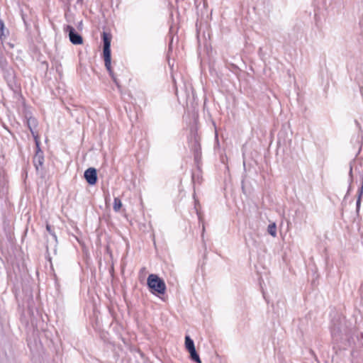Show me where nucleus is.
<instances>
[{
    "label": "nucleus",
    "mask_w": 363,
    "mask_h": 363,
    "mask_svg": "<svg viewBox=\"0 0 363 363\" xmlns=\"http://www.w3.org/2000/svg\"><path fill=\"white\" fill-rule=\"evenodd\" d=\"M102 39L104 42V49H103V55L105 62V66L108 69L110 75L111 76L114 83L117 86L118 90L121 91V85L116 77L115 76L111 66V42L112 39V35L109 33L103 32L102 33Z\"/></svg>",
    "instance_id": "nucleus-1"
},
{
    "label": "nucleus",
    "mask_w": 363,
    "mask_h": 363,
    "mask_svg": "<svg viewBox=\"0 0 363 363\" xmlns=\"http://www.w3.org/2000/svg\"><path fill=\"white\" fill-rule=\"evenodd\" d=\"M147 284L152 294L155 295H163L165 294L167 287L163 279L157 274H151L148 276Z\"/></svg>",
    "instance_id": "nucleus-2"
},
{
    "label": "nucleus",
    "mask_w": 363,
    "mask_h": 363,
    "mask_svg": "<svg viewBox=\"0 0 363 363\" xmlns=\"http://www.w3.org/2000/svg\"><path fill=\"white\" fill-rule=\"evenodd\" d=\"M34 138L36 144V151L33 157V164L36 170L38 171L43 167L44 156L43 151L40 148V141L38 135H34Z\"/></svg>",
    "instance_id": "nucleus-3"
},
{
    "label": "nucleus",
    "mask_w": 363,
    "mask_h": 363,
    "mask_svg": "<svg viewBox=\"0 0 363 363\" xmlns=\"http://www.w3.org/2000/svg\"><path fill=\"white\" fill-rule=\"evenodd\" d=\"M185 347L190 354L191 359L197 363H201V360L196 351L194 341L189 336L185 337Z\"/></svg>",
    "instance_id": "nucleus-4"
},
{
    "label": "nucleus",
    "mask_w": 363,
    "mask_h": 363,
    "mask_svg": "<svg viewBox=\"0 0 363 363\" xmlns=\"http://www.w3.org/2000/svg\"><path fill=\"white\" fill-rule=\"evenodd\" d=\"M66 30L69 33V38L70 42L74 45L83 44V38L75 32L74 28L71 26H67Z\"/></svg>",
    "instance_id": "nucleus-5"
},
{
    "label": "nucleus",
    "mask_w": 363,
    "mask_h": 363,
    "mask_svg": "<svg viewBox=\"0 0 363 363\" xmlns=\"http://www.w3.org/2000/svg\"><path fill=\"white\" fill-rule=\"evenodd\" d=\"M84 178L90 185H94L97 182V173L96 169L90 167L84 172Z\"/></svg>",
    "instance_id": "nucleus-6"
},
{
    "label": "nucleus",
    "mask_w": 363,
    "mask_h": 363,
    "mask_svg": "<svg viewBox=\"0 0 363 363\" xmlns=\"http://www.w3.org/2000/svg\"><path fill=\"white\" fill-rule=\"evenodd\" d=\"M267 231L273 237L277 236V225L274 223H271L268 225Z\"/></svg>",
    "instance_id": "nucleus-7"
},
{
    "label": "nucleus",
    "mask_w": 363,
    "mask_h": 363,
    "mask_svg": "<svg viewBox=\"0 0 363 363\" xmlns=\"http://www.w3.org/2000/svg\"><path fill=\"white\" fill-rule=\"evenodd\" d=\"M122 207V202L121 201L120 199L118 198H115L114 199V201H113V210L116 211V212H118L121 208Z\"/></svg>",
    "instance_id": "nucleus-8"
},
{
    "label": "nucleus",
    "mask_w": 363,
    "mask_h": 363,
    "mask_svg": "<svg viewBox=\"0 0 363 363\" xmlns=\"http://www.w3.org/2000/svg\"><path fill=\"white\" fill-rule=\"evenodd\" d=\"M46 230L50 235H52L53 237L56 238V235L53 230L52 229L51 225L48 223V222L46 223Z\"/></svg>",
    "instance_id": "nucleus-9"
},
{
    "label": "nucleus",
    "mask_w": 363,
    "mask_h": 363,
    "mask_svg": "<svg viewBox=\"0 0 363 363\" xmlns=\"http://www.w3.org/2000/svg\"><path fill=\"white\" fill-rule=\"evenodd\" d=\"M4 22L0 20V39L3 40V35H4Z\"/></svg>",
    "instance_id": "nucleus-10"
},
{
    "label": "nucleus",
    "mask_w": 363,
    "mask_h": 363,
    "mask_svg": "<svg viewBox=\"0 0 363 363\" xmlns=\"http://www.w3.org/2000/svg\"><path fill=\"white\" fill-rule=\"evenodd\" d=\"M145 272H146V268H145V267H143V268L140 269V274H142V273L145 274Z\"/></svg>",
    "instance_id": "nucleus-11"
},
{
    "label": "nucleus",
    "mask_w": 363,
    "mask_h": 363,
    "mask_svg": "<svg viewBox=\"0 0 363 363\" xmlns=\"http://www.w3.org/2000/svg\"><path fill=\"white\" fill-rule=\"evenodd\" d=\"M204 230H205V226H204V225H203V231H204Z\"/></svg>",
    "instance_id": "nucleus-12"
}]
</instances>
